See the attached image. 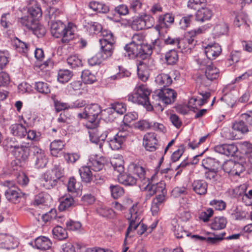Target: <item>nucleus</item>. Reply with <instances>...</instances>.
<instances>
[{
    "instance_id": "1",
    "label": "nucleus",
    "mask_w": 252,
    "mask_h": 252,
    "mask_svg": "<svg viewBox=\"0 0 252 252\" xmlns=\"http://www.w3.org/2000/svg\"><path fill=\"white\" fill-rule=\"evenodd\" d=\"M51 32L53 36L61 38V42L68 44L74 38L77 27L72 23H68L65 25L60 20L53 21L51 23Z\"/></svg>"
},
{
    "instance_id": "2",
    "label": "nucleus",
    "mask_w": 252,
    "mask_h": 252,
    "mask_svg": "<svg viewBox=\"0 0 252 252\" xmlns=\"http://www.w3.org/2000/svg\"><path fill=\"white\" fill-rule=\"evenodd\" d=\"M151 92L146 85L141 84L135 87L133 94L127 96V100L133 103L144 106L148 111H152L153 105H159V103H154V102H151L149 101V96Z\"/></svg>"
},
{
    "instance_id": "3",
    "label": "nucleus",
    "mask_w": 252,
    "mask_h": 252,
    "mask_svg": "<svg viewBox=\"0 0 252 252\" xmlns=\"http://www.w3.org/2000/svg\"><path fill=\"white\" fill-rule=\"evenodd\" d=\"M102 112L101 107L94 103L86 106L82 113L78 114V117L88 120L86 126L88 129H95L99 125V116Z\"/></svg>"
},
{
    "instance_id": "4",
    "label": "nucleus",
    "mask_w": 252,
    "mask_h": 252,
    "mask_svg": "<svg viewBox=\"0 0 252 252\" xmlns=\"http://www.w3.org/2000/svg\"><path fill=\"white\" fill-rule=\"evenodd\" d=\"M129 211L130 217H128L127 218L129 220V226L126 233L124 241V245L125 246L126 245V239L129 237V234L137 228L141 221V211L137 204H133Z\"/></svg>"
},
{
    "instance_id": "5",
    "label": "nucleus",
    "mask_w": 252,
    "mask_h": 252,
    "mask_svg": "<svg viewBox=\"0 0 252 252\" xmlns=\"http://www.w3.org/2000/svg\"><path fill=\"white\" fill-rule=\"evenodd\" d=\"M100 35L102 38L99 39V41L101 49L105 50L109 55L110 53L113 54L114 44L115 42L113 33L109 30L103 29L100 32Z\"/></svg>"
},
{
    "instance_id": "6",
    "label": "nucleus",
    "mask_w": 252,
    "mask_h": 252,
    "mask_svg": "<svg viewBox=\"0 0 252 252\" xmlns=\"http://www.w3.org/2000/svg\"><path fill=\"white\" fill-rule=\"evenodd\" d=\"M129 169L134 174L137 175L139 179L143 182L144 184L147 183L146 187L149 186L150 184L153 182L155 178L156 173H155L151 178L146 177V170L139 162H134L131 163L129 165Z\"/></svg>"
},
{
    "instance_id": "7",
    "label": "nucleus",
    "mask_w": 252,
    "mask_h": 252,
    "mask_svg": "<svg viewBox=\"0 0 252 252\" xmlns=\"http://www.w3.org/2000/svg\"><path fill=\"white\" fill-rule=\"evenodd\" d=\"M12 152L20 160H27L30 156V147L29 143H23L20 145L11 146Z\"/></svg>"
},
{
    "instance_id": "8",
    "label": "nucleus",
    "mask_w": 252,
    "mask_h": 252,
    "mask_svg": "<svg viewBox=\"0 0 252 252\" xmlns=\"http://www.w3.org/2000/svg\"><path fill=\"white\" fill-rule=\"evenodd\" d=\"M155 96L158 99L167 105L174 102L177 97V93L173 89L164 88L160 90Z\"/></svg>"
},
{
    "instance_id": "9",
    "label": "nucleus",
    "mask_w": 252,
    "mask_h": 252,
    "mask_svg": "<svg viewBox=\"0 0 252 252\" xmlns=\"http://www.w3.org/2000/svg\"><path fill=\"white\" fill-rule=\"evenodd\" d=\"M32 158L34 165L37 169L45 167L48 162L44 151L37 146L33 148Z\"/></svg>"
},
{
    "instance_id": "10",
    "label": "nucleus",
    "mask_w": 252,
    "mask_h": 252,
    "mask_svg": "<svg viewBox=\"0 0 252 252\" xmlns=\"http://www.w3.org/2000/svg\"><path fill=\"white\" fill-rule=\"evenodd\" d=\"M106 163V159L102 156H98L96 154H92L89 156L87 164L94 171L102 170Z\"/></svg>"
},
{
    "instance_id": "11",
    "label": "nucleus",
    "mask_w": 252,
    "mask_h": 252,
    "mask_svg": "<svg viewBox=\"0 0 252 252\" xmlns=\"http://www.w3.org/2000/svg\"><path fill=\"white\" fill-rule=\"evenodd\" d=\"M200 64L201 66H206L205 75L208 80L212 82L218 78L220 76L219 69L213 65L210 61L206 63L205 61H203Z\"/></svg>"
},
{
    "instance_id": "12",
    "label": "nucleus",
    "mask_w": 252,
    "mask_h": 252,
    "mask_svg": "<svg viewBox=\"0 0 252 252\" xmlns=\"http://www.w3.org/2000/svg\"><path fill=\"white\" fill-rule=\"evenodd\" d=\"M174 22V16L171 13H166L158 16V24L155 26V29L160 32L163 28H168Z\"/></svg>"
},
{
    "instance_id": "13",
    "label": "nucleus",
    "mask_w": 252,
    "mask_h": 252,
    "mask_svg": "<svg viewBox=\"0 0 252 252\" xmlns=\"http://www.w3.org/2000/svg\"><path fill=\"white\" fill-rule=\"evenodd\" d=\"M210 28L209 26H203L198 28L197 29L191 30L185 34L184 42H188L189 44H196V37L197 35L203 33L205 31Z\"/></svg>"
},
{
    "instance_id": "14",
    "label": "nucleus",
    "mask_w": 252,
    "mask_h": 252,
    "mask_svg": "<svg viewBox=\"0 0 252 252\" xmlns=\"http://www.w3.org/2000/svg\"><path fill=\"white\" fill-rule=\"evenodd\" d=\"M221 46L217 43L208 44L204 48L205 54L209 60H214L221 53Z\"/></svg>"
},
{
    "instance_id": "15",
    "label": "nucleus",
    "mask_w": 252,
    "mask_h": 252,
    "mask_svg": "<svg viewBox=\"0 0 252 252\" xmlns=\"http://www.w3.org/2000/svg\"><path fill=\"white\" fill-rule=\"evenodd\" d=\"M158 140L155 133L148 132L143 137V145L146 150L153 152L157 149Z\"/></svg>"
},
{
    "instance_id": "16",
    "label": "nucleus",
    "mask_w": 252,
    "mask_h": 252,
    "mask_svg": "<svg viewBox=\"0 0 252 252\" xmlns=\"http://www.w3.org/2000/svg\"><path fill=\"white\" fill-rule=\"evenodd\" d=\"M58 181L49 170L42 175L41 185L46 189H51L57 186Z\"/></svg>"
},
{
    "instance_id": "17",
    "label": "nucleus",
    "mask_w": 252,
    "mask_h": 252,
    "mask_svg": "<svg viewBox=\"0 0 252 252\" xmlns=\"http://www.w3.org/2000/svg\"><path fill=\"white\" fill-rule=\"evenodd\" d=\"M6 198L13 203H19L24 193L18 188H8L4 193Z\"/></svg>"
},
{
    "instance_id": "18",
    "label": "nucleus",
    "mask_w": 252,
    "mask_h": 252,
    "mask_svg": "<svg viewBox=\"0 0 252 252\" xmlns=\"http://www.w3.org/2000/svg\"><path fill=\"white\" fill-rule=\"evenodd\" d=\"M152 183V182H151ZM148 193L147 196L151 197L154 194H158L161 193H166L165 184L163 181H160L156 184H150L148 186Z\"/></svg>"
},
{
    "instance_id": "19",
    "label": "nucleus",
    "mask_w": 252,
    "mask_h": 252,
    "mask_svg": "<svg viewBox=\"0 0 252 252\" xmlns=\"http://www.w3.org/2000/svg\"><path fill=\"white\" fill-rule=\"evenodd\" d=\"M141 48V46L130 42L126 44L124 47L126 51L125 55L127 56L129 59H132L138 57H140V50Z\"/></svg>"
},
{
    "instance_id": "20",
    "label": "nucleus",
    "mask_w": 252,
    "mask_h": 252,
    "mask_svg": "<svg viewBox=\"0 0 252 252\" xmlns=\"http://www.w3.org/2000/svg\"><path fill=\"white\" fill-rule=\"evenodd\" d=\"M217 152L227 156H233L237 151V147L233 144H222L215 147Z\"/></svg>"
},
{
    "instance_id": "21",
    "label": "nucleus",
    "mask_w": 252,
    "mask_h": 252,
    "mask_svg": "<svg viewBox=\"0 0 252 252\" xmlns=\"http://www.w3.org/2000/svg\"><path fill=\"white\" fill-rule=\"evenodd\" d=\"M28 5L32 4V6L28 8V12L32 18L37 20L42 16V12L41 9L36 1L34 0H27Z\"/></svg>"
},
{
    "instance_id": "22",
    "label": "nucleus",
    "mask_w": 252,
    "mask_h": 252,
    "mask_svg": "<svg viewBox=\"0 0 252 252\" xmlns=\"http://www.w3.org/2000/svg\"><path fill=\"white\" fill-rule=\"evenodd\" d=\"M109 54V55L107 54V53L105 50H101V52L88 59V63L91 66L100 64L103 60L110 57L112 53H110Z\"/></svg>"
},
{
    "instance_id": "23",
    "label": "nucleus",
    "mask_w": 252,
    "mask_h": 252,
    "mask_svg": "<svg viewBox=\"0 0 252 252\" xmlns=\"http://www.w3.org/2000/svg\"><path fill=\"white\" fill-rule=\"evenodd\" d=\"M11 133L14 136L20 138L25 137L27 134V130L25 126L21 124H14L9 127Z\"/></svg>"
},
{
    "instance_id": "24",
    "label": "nucleus",
    "mask_w": 252,
    "mask_h": 252,
    "mask_svg": "<svg viewBox=\"0 0 252 252\" xmlns=\"http://www.w3.org/2000/svg\"><path fill=\"white\" fill-rule=\"evenodd\" d=\"M52 245L51 240L45 236L38 237L34 241L35 247L40 250H48L51 247Z\"/></svg>"
},
{
    "instance_id": "25",
    "label": "nucleus",
    "mask_w": 252,
    "mask_h": 252,
    "mask_svg": "<svg viewBox=\"0 0 252 252\" xmlns=\"http://www.w3.org/2000/svg\"><path fill=\"white\" fill-rule=\"evenodd\" d=\"M192 188L197 194L204 195L207 192L208 184L204 180H196L192 182Z\"/></svg>"
},
{
    "instance_id": "26",
    "label": "nucleus",
    "mask_w": 252,
    "mask_h": 252,
    "mask_svg": "<svg viewBox=\"0 0 252 252\" xmlns=\"http://www.w3.org/2000/svg\"><path fill=\"white\" fill-rule=\"evenodd\" d=\"M202 165L208 170H217L220 166V163L215 158L208 157L202 160Z\"/></svg>"
},
{
    "instance_id": "27",
    "label": "nucleus",
    "mask_w": 252,
    "mask_h": 252,
    "mask_svg": "<svg viewBox=\"0 0 252 252\" xmlns=\"http://www.w3.org/2000/svg\"><path fill=\"white\" fill-rule=\"evenodd\" d=\"M248 15L242 12L237 13L235 14L234 24L235 26L240 28L242 26L245 29H249V25L247 23Z\"/></svg>"
},
{
    "instance_id": "28",
    "label": "nucleus",
    "mask_w": 252,
    "mask_h": 252,
    "mask_svg": "<svg viewBox=\"0 0 252 252\" xmlns=\"http://www.w3.org/2000/svg\"><path fill=\"white\" fill-rule=\"evenodd\" d=\"M212 16V11L208 8L198 9L196 13V20L204 22L210 19Z\"/></svg>"
},
{
    "instance_id": "29",
    "label": "nucleus",
    "mask_w": 252,
    "mask_h": 252,
    "mask_svg": "<svg viewBox=\"0 0 252 252\" xmlns=\"http://www.w3.org/2000/svg\"><path fill=\"white\" fill-rule=\"evenodd\" d=\"M61 11L55 7L49 6L45 11V18L48 23L55 21V19L61 14Z\"/></svg>"
},
{
    "instance_id": "30",
    "label": "nucleus",
    "mask_w": 252,
    "mask_h": 252,
    "mask_svg": "<svg viewBox=\"0 0 252 252\" xmlns=\"http://www.w3.org/2000/svg\"><path fill=\"white\" fill-rule=\"evenodd\" d=\"M117 176L119 182L126 186H134L137 182L135 178L124 172L119 174Z\"/></svg>"
},
{
    "instance_id": "31",
    "label": "nucleus",
    "mask_w": 252,
    "mask_h": 252,
    "mask_svg": "<svg viewBox=\"0 0 252 252\" xmlns=\"http://www.w3.org/2000/svg\"><path fill=\"white\" fill-rule=\"evenodd\" d=\"M90 167L84 166L79 169V174L80 175L82 182L86 183H90L93 179V174L90 170Z\"/></svg>"
},
{
    "instance_id": "32",
    "label": "nucleus",
    "mask_w": 252,
    "mask_h": 252,
    "mask_svg": "<svg viewBox=\"0 0 252 252\" xmlns=\"http://www.w3.org/2000/svg\"><path fill=\"white\" fill-rule=\"evenodd\" d=\"M155 81L158 85L165 87L171 84L172 80L171 76L169 74L160 73L157 76Z\"/></svg>"
},
{
    "instance_id": "33",
    "label": "nucleus",
    "mask_w": 252,
    "mask_h": 252,
    "mask_svg": "<svg viewBox=\"0 0 252 252\" xmlns=\"http://www.w3.org/2000/svg\"><path fill=\"white\" fill-rule=\"evenodd\" d=\"M64 142L61 140H55L50 144V148L51 154L57 157L59 152H61L64 147Z\"/></svg>"
},
{
    "instance_id": "34",
    "label": "nucleus",
    "mask_w": 252,
    "mask_h": 252,
    "mask_svg": "<svg viewBox=\"0 0 252 252\" xmlns=\"http://www.w3.org/2000/svg\"><path fill=\"white\" fill-rule=\"evenodd\" d=\"M89 7L94 11L98 13H106L109 11V7L108 5L97 1L90 2Z\"/></svg>"
},
{
    "instance_id": "35",
    "label": "nucleus",
    "mask_w": 252,
    "mask_h": 252,
    "mask_svg": "<svg viewBox=\"0 0 252 252\" xmlns=\"http://www.w3.org/2000/svg\"><path fill=\"white\" fill-rule=\"evenodd\" d=\"M124 160L121 158H114L110 160V163L114 171H117L119 174L124 172Z\"/></svg>"
},
{
    "instance_id": "36",
    "label": "nucleus",
    "mask_w": 252,
    "mask_h": 252,
    "mask_svg": "<svg viewBox=\"0 0 252 252\" xmlns=\"http://www.w3.org/2000/svg\"><path fill=\"white\" fill-rule=\"evenodd\" d=\"M165 59L167 64H175L179 60V56L177 51L175 49L170 50L166 53Z\"/></svg>"
},
{
    "instance_id": "37",
    "label": "nucleus",
    "mask_w": 252,
    "mask_h": 252,
    "mask_svg": "<svg viewBox=\"0 0 252 252\" xmlns=\"http://www.w3.org/2000/svg\"><path fill=\"white\" fill-rule=\"evenodd\" d=\"M108 113H112L115 111L118 114H123L126 111V106L122 102H115L111 104V107L105 110Z\"/></svg>"
},
{
    "instance_id": "38",
    "label": "nucleus",
    "mask_w": 252,
    "mask_h": 252,
    "mask_svg": "<svg viewBox=\"0 0 252 252\" xmlns=\"http://www.w3.org/2000/svg\"><path fill=\"white\" fill-rule=\"evenodd\" d=\"M52 234L54 238L63 240L67 238L66 230L60 226H56L52 230Z\"/></svg>"
},
{
    "instance_id": "39",
    "label": "nucleus",
    "mask_w": 252,
    "mask_h": 252,
    "mask_svg": "<svg viewBox=\"0 0 252 252\" xmlns=\"http://www.w3.org/2000/svg\"><path fill=\"white\" fill-rule=\"evenodd\" d=\"M226 220L225 218L216 217L211 224V227L213 230H220L225 227Z\"/></svg>"
},
{
    "instance_id": "40",
    "label": "nucleus",
    "mask_w": 252,
    "mask_h": 252,
    "mask_svg": "<svg viewBox=\"0 0 252 252\" xmlns=\"http://www.w3.org/2000/svg\"><path fill=\"white\" fill-rule=\"evenodd\" d=\"M66 62L72 68H76L83 65L81 59L76 55H72L68 57Z\"/></svg>"
},
{
    "instance_id": "41",
    "label": "nucleus",
    "mask_w": 252,
    "mask_h": 252,
    "mask_svg": "<svg viewBox=\"0 0 252 252\" xmlns=\"http://www.w3.org/2000/svg\"><path fill=\"white\" fill-rule=\"evenodd\" d=\"M228 31L227 24L223 21L216 24L214 28V33L217 36L225 34Z\"/></svg>"
},
{
    "instance_id": "42",
    "label": "nucleus",
    "mask_w": 252,
    "mask_h": 252,
    "mask_svg": "<svg viewBox=\"0 0 252 252\" xmlns=\"http://www.w3.org/2000/svg\"><path fill=\"white\" fill-rule=\"evenodd\" d=\"M73 76L71 71L68 69H61L58 72V80L62 83L67 82Z\"/></svg>"
},
{
    "instance_id": "43",
    "label": "nucleus",
    "mask_w": 252,
    "mask_h": 252,
    "mask_svg": "<svg viewBox=\"0 0 252 252\" xmlns=\"http://www.w3.org/2000/svg\"><path fill=\"white\" fill-rule=\"evenodd\" d=\"M137 75L142 81L146 82L149 78V73L146 65L140 63L137 66Z\"/></svg>"
},
{
    "instance_id": "44",
    "label": "nucleus",
    "mask_w": 252,
    "mask_h": 252,
    "mask_svg": "<svg viewBox=\"0 0 252 252\" xmlns=\"http://www.w3.org/2000/svg\"><path fill=\"white\" fill-rule=\"evenodd\" d=\"M74 203V200L72 197H66L65 198H63L61 201L59 209L61 211H65L73 206Z\"/></svg>"
},
{
    "instance_id": "45",
    "label": "nucleus",
    "mask_w": 252,
    "mask_h": 252,
    "mask_svg": "<svg viewBox=\"0 0 252 252\" xmlns=\"http://www.w3.org/2000/svg\"><path fill=\"white\" fill-rule=\"evenodd\" d=\"M111 196L114 199H118L123 196L124 194V189L119 185H111L109 187Z\"/></svg>"
},
{
    "instance_id": "46",
    "label": "nucleus",
    "mask_w": 252,
    "mask_h": 252,
    "mask_svg": "<svg viewBox=\"0 0 252 252\" xmlns=\"http://www.w3.org/2000/svg\"><path fill=\"white\" fill-rule=\"evenodd\" d=\"M51 199V196L48 193L42 192L35 196L34 202L36 205H38L47 203Z\"/></svg>"
},
{
    "instance_id": "47",
    "label": "nucleus",
    "mask_w": 252,
    "mask_h": 252,
    "mask_svg": "<svg viewBox=\"0 0 252 252\" xmlns=\"http://www.w3.org/2000/svg\"><path fill=\"white\" fill-rule=\"evenodd\" d=\"M36 20L32 17L25 16L20 19L21 24L26 27L28 29L32 31V28L34 26V24L36 22Z\"/></svg>"
},
{
    "instance_id": "48",
    "label": "nucleus",
    "mask_w": 252,
    "mask_h": 252,
    "mask_svg": "<svg viewBox=\"0 0 252 252\" xmlns=\"http://www.w3.org/2000/svg\"><path fill=\"white\" fill-rule=\"evenodd\" d=\"M81 77L85 84H93L96 80V77L89 70H85L82 72Z\"/></svg>"
},
{
    "instance_id": "49",
    "label": "nucleus",
    "mask_w": 252,
    "mask_h": 252,
    "mask_svg": "<svg viewBox=\"0 0 252 252\" xmlns=\"http://www.w3.org/2000/svg\"><path fill=\"white\" fill-rule=\"evenodd\" d=\"M96 212L100 216L106 218L112 217L114 213L112 209L104 206H99L96 209Z\"/></svg>"
},
{
    "instance_id": "50",
    "label": "nucleus",
    "mask_w": 252,
    "mask_h": 252,
    "mask_svg": "<svg viewBox=\"0 0 252 252\" xmlns=\"http://www.w3.org/2000/svg\"><path fill=\"white\" fill-rule=\"evenodd\" d=\"M32 31L38 38L44 36L46 32L45 28L39 24L37 21L34 24V26L32 28Z\"/></svg>"
},
{
    "instance_id": "51",
    "label": "nucleus",
    "mask_w": 252,
    "mask_h": 252,
    "mask_svg": "<svg viewBox=\"0 0 252 252\" xmlns=\"http://www.w3.org/2000/svg\"><path fill=\"white\" fill-rule=\"evenodd\" d=\"M34 88L37 91L41 94H47L50 93L49 85L44 82H38L35 84Z\"/></svg>"
},
{
    "instance_id": "52",
    "label": "nucleus",
    "mask_w": 252,
    "mask_h": 252,
    "mask_svg": "<svg viewBox=\"0 0 252 252\" xmlns=\"http://www.w3.org/2000/svg\"><path fill=\"white\" fill-rule=\"evenodd\" d=\"M125 142L116 134L108 143L110 148L113 150H117L122 147L123 143Z\"/></svg>"
},
{
    "instance_id": "53",
    "label": "nucleus",
    "mask_w": 252,
    "mask_h": 252,
    "mask_svg": "<svg viewBox=\"0 0 252 252\" xmlns=\"http://www.w3.org/2000/svg\"><path fill=\"white\" fill-rule=\"evenodd\" d=\"M207 103L205 98H200L198 99L196 98H191L189 101L188 107L189 109H197V105L199 106H202L205 103Z\"/></svg>"
},
{
    "instance_id": "54",
    "label": "nucleus",
    "mask_w": 252,
    "mask_h": 252,
    "mask_svg": "<svg viewBox=\"0 0 252 252\" xmlns=\"http://www.w3.org/2000/svg\"><path fill=\"white\" fill-rule=\"evenodd\" d=\"M10 55L8 51L0 50V69H3L9 62Z\"/></svg>"
},
{
    "instance_id": "55",
    "label": "nucleus",
    "mask_w": 252,
    "mask_h": 252,
    "mask_svg": "<svg viewBox=\"0 0 252 252\" xmlns=\"http://www.w3.org/2000/svg\"><path fill=\"white\" fill-rule=\"evenodd\" d=\"M49 171L58 182L63 176V170L60 165H55L54 167Z\"/></svg>"
},
{
    "instance_id": "56",
    "label": "nucleus",
    "mask_w": 252,
    "mask_h": 252,
    "mask_svg": "<svg viewBox=\"0 0 252 252\" xmlns=\"http://www.w3.org/2000/svg\"><path fill=\"white\" fill-rule=\"evenodd\" d=\"M140 51V58H145L147 56H150L153 52L151 45L148 43L142 44Z\"/></svg>"
},
{
    "instance_id": "57",
    "label": "nucleus",
    "mask_w": 252,
    "mask_h": 252,
    "mask_svg": "<svg viewBox=\"0 0 252 252\" xmlns=\"http://www.w3.org/2000/svg\"><path fill=\"white\" fill-rule=\"evenodd\" d=\"M54 105L56 111L58 112L72 108V107L68 103L62 102L57 99L54 100Z\"/></svg>"
},
{
    "instance_id": "58",
    "label": "nucleus",
    "mask_w": 252,
    "mask_h": 252,
    "mask_svg": "<svg viewBox=\"0 0 252 252\" xmlns=\"http://www.w3.org/2000/svg\"><path fill=\"white\" fill-rule=\"evenodd\" d=\"M232 127L234 130L240 132L242 133H244L248 131V128L247 126L242 121L236 122L233 124Z\"/></svg>"
},
{
    "instance_id": "59",
    "label": "nucleus",
    "mask_w": 252,
    "mask_h": 252,
    "mask_svg": "<svg viewBox=\"0 0 252 252\" xmlns=\"http://www.w3.org/2000/svg\"><path fill=\"white\" fill-rule=\"evenodd\" d=\"M209 205L219 211L223 210L226 208V203L222 200L214 199L209 202Z\"/></svg>"
},
{
    "instance_id": "60",
    "label": "nucleus",
    "mask_w": 252,
    "mask_h": 252,
    "mask_svg": "<svg viewBox=\"0 0 252 252\" xmlns=\"http://www.w3.org/2000/svg\"><path fill=\"white\" fill-rule=\"evenodd\" d=\"M95 201V196L91 193L85 194L81 197L82 203L85 206L92 205L94 203Z\"/></svg>"
},
{
    "instance_id": "61",
    "label": "nucleus",
    "mask_w": 252,
    "mask_h": 252,
    "mask_svg": "<svg viewBox=\"0 0 252 252\" xmlns=\"http://www.w3.org/2000/svg\"><path fill=\"white\" fill-rule=\"evenodd\" d=\"M144 23L142 17L135 19L131 23V28L135 31L144 30Z\"/></svg>"
},
{
    "instance_id": "62",
    "label": "nucleus",
    "mask_w": 252,
    "mask_h": 252,
    "mask_svg": "<svg viewBox=\"0 0 252 252\" xmlns=\"http://www.w3.org/2000/svg\"><path fill=\"white\" fill-rule=\"evenodd\" d=\"M234 165L235 161L232 160H229L223 163L222 168L225 172L229 175H233Z\"/></svg>"
},
{
    "instance_id": "63",
    "label": "nucleus",
    "mask_w": 252,
    "mask_h": 252,
    "mask_svg": "<svg viewBox=\"0 0 252 252\" xmlns=\"http://www.w3.org/2000/svg\"><path fill=\"white\" fill-rule=\"evenodd\" d=\"M214 211L211 208H208L206 211L200 212L199 214V219L204 222H207L213 216Z\"/></svg>"
},
{
    "instance_id": "64",
    "label": "nucleus",
    "mask_w": 252,
    "mask_h": 252,
    "mask_svg": "<svg viewBox=\"0 0 252 252\" xmlns=\"http://www.w3.org/2000/svg\"><path fill=\"white\" fill-rule=\"evenodd\" d=\"M116 134V130L113 129H108L100 135V138H101L102 140L107 139L108 142H109Z\"/></svg>"
}]
</instances>
